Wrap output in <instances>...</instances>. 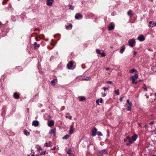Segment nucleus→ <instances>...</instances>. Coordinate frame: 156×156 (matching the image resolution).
I'll list each match as a JSON object with an SVG mask.
<instances>
[{"label": "nucleus", "mask_w": 156, "mask_h": 156, "mask_svg": "<svg viewBox=\"0 0 156 156\" xmlns=\"http://www.w3.org/2000/svg\"><path fill=\"white\" fill-rule=\"evenodd\" d=\"M126 139L129 140V142L130 144H132L133 141H134L129 136H127Z\"/></svg>", "instance_id": "nucleus-17"}, {"label": "nucleus", "mask_w": 156, "mask_h": 156, "mask_svg": "<svg viewBox=\"0 0 156 156\" xmlns=\"http://www.w3.org/2000/svg\"><path fill=\"white\" fill-rule=\"evenodd\" d=\"M106 94H105V93H104L103 94V95H102V96H103V97H105V96H106Z\"/></svg>", "instance_id": "nucleus-49"}, {"label": "nucleus", "mask_w": 156, "mask_h": 156, "mask_svg": "<svg viewBox=\"0 0 156 156\" xmlns=\"http://www.w3.org/2000/svg\"><path fill=\"white\" fill-rule=\"evenodd\" d=\"M97 134L98 136H102V134L101 132H97Z\"/></svg>", "instance_id": "nucleus-31"}, {"label": "nucleus", "mask_w": 156, "mask_h": 156, "mask_svg": "<svg viewBox=\"0 0 156 156\" xmlns=\"http://www.w3.org/2000/svg\"><path fill=\"white\" fill-rule=\"evenodd\" d=\"M34 45L36 48H38L40 47V44H37V43L36 42L34 43Z\"/></svg>", "instance_id": "nucleus-25"}, {"label": "nucleus", "mask_w": 156, "mask_h": 156, "mask_svg": "<svg viewBox=\"0 0 156 156\" xmlns=\"http://www.w3.org/2000/svg\"><path fill=\"white\" fill-rule=\"evenodd\" d=\"M134 72L136 73L137 71L136 69H133L129 71V73H133Z\"/></svg>", "instance_id": "nucleus-21"}, {"label": "nucleus", "mask_w": 156, "mask_h": 156, "mask_svg": "<svg viewBox=\"0 0 156 156\" xmlns=\"http://www.w3.org/2000/svg\"><path fill=\"white\" fill-rule=\"evenodd\" d=\"M138 39L141 41H142L145 40V38L143 35H140L138 38Z\"/></svg>", "instance_id": "nucleus-13"}, {"label": "nucleus", "mask_w": 156, "mask_h": 156, "mask_svg": "<svg viewBox=\"0 0 156 156\" xmlns=\"http://www.w3.org/2000/svg\"><path fill=\"white\" fill-rule=\"evenodd\" d=\"M91 79V78L90 77H86L85 78H83L82 79V80H90Z\"/></svg>", "instance_id": "nucleus-20"}, {"label": "nucleus", "mask_w": 156, "mask_h": 156, "mask_svg": "<svg viewBox=\"0 0 156 156\" xmlns=\"http://www.w3.org/2000/svg\"><path fill=\"white\" fill-rule=\"evenodd\" d=\"M32 125L34 126H38L39 125V122L37 120L33 121Z\"/></svg>", "instance_id": "nucleus-8"}, {"label": "nucleus", "mask_w": 156, "mask_h": 156, "mask_svg": "<svg viewBox=\"0 0 156 156\" xmlns=\"http://www.w3.org/2000/svg\"><path fill=\"white\" fill-rule=\"evenodd\" d=\"M147 126V125H144V127H146Z\"/></svg>", "instance_id": "nucleus-56"}, {"label": "nucleus", "mask_w": 156, "mask_h": 156, "mask_svg": "<svg viewBox=\"0 0 156 156\" xmlns=\"http://www.w3.org/2000/svg\"><path fill=\"white\" fill-rule=\"evenodd\" d=\"M85 98L84 97H81L80 98V101H82L83 100H85Z\"/></svg>", "instance_id": "nucleus-33"}, {"label": "nucleus", "mask_w": 156, "mask_h": 156, "mask_svg": "<svg viewBox=\"0 0 156 156\" xmlns=\"http://www.w3.org/2000/svg\"><path fill=\"white\" fill-rule=\"evenodd\" d=\"M73 124L70 126V130L69 131V133L70 134H73L74 132V130L73 129Z\"/></svg>", "instance_id": "nucleus-6"}, {"label": "nucleus", "mask_w": 156, "mask_h": 156, "mask_svg": "<svg viewBox=\"0 0 156 156\" xmlns=\"http://www.w3.org/2000/svg\"><path fill=\"white\" fill-rule=\"evenodd\" d=\"M148 27H151V24H150V25H148Z\"/></svg>", "instance_id": "nucleus-53"}, {"label": "nucleus", "mask_w": 156, "mask_h": 156, "mask_svg": "<svg viewBox=\"0 0 156 156\" xmlns=\"http://www.w3.org/2000/svg\"><path fill=\"white\" fill-rule=\"evenodd\" d=\"M115 26L112 23H111L109 26L108 27V29L109 30H111L114 29Z\"/></svg>", "instance_id": "nucleus-14"}, {"label": "nucleus", "mask_w": 156, "mask_h": 156, "mask_svg": "<svg viewBox=\"0 0 156 156\" xmlns=\"http://www.w3.org/2000/svg\"><path fill=\"white\" fill-rule=\"evenodd\" d=\"M127 139H124V142H126V141H127Z\"/></svg>", "instance_id": "nucleus-52"}, {"label": "nucleus", "mask_w": 156, "mask_h": 156, "mask_svg": "<svg viewBox=\"0 0 156 156\" xmlns=\"http://www.w3.org/2000/svg\"><path fill=\"white\" fill-rule=\"evenodd\" d=\"M99 102L101 103H102L103 99L102 98H100L99 99H98L96 100V103L98 105H99Z\"/></svg>", "instance_id": "nucleus-15"}, {"label": "nucleus", "mask_w": 156, "mask_h": 156, "mask_svg": "<svg viewBox=\"0 0 156 156\" xmlns=\"http://www.w3.org/2000/svg\"><path fill=\"white\" fill-rule=\"evenodd\" d=\"M103 89L105 91L106 90L108 89V88L106 87H103Z\"/></svg>", "instance_id": "nucleus-38"}, {"label": "nucleus", "mask_w": 156, "mask_h": 156, "mask_svg": "<svg viewBox=\"0 0 156 156\" xmlns=\"http://www.w3.org/2000/svg\"><path fill=\"white\" fill-rule=\"evenodd\" d=\"M54 121L52 120H51L48 123V126L51 127L52 126L54 125Z\"/></svg>", "instance_id": "nucleus-11"}, {"label": "nucleus", "mask_w": 156, "mask_h": 156, "mask_svg": "<svg viewBox=\"0 0 156 156\" xmlns=\"http://www.w3.org/2000/svg\"><path fill=\"white\" fill-rule=\"evenodd\" d=\"M19 68H20V69H21L22 70H23V69H22V68H21V67H20V66H17V67H16V69H19Z\"/></svg>", "instance_id": "nucleus-42"}, {"label": "nucleus", "mask_w": 156, "mask_h": 156, "mask_svg": "<svg viewBox=\"0 0 156 156\" xmlns=\"http://www.w3.org/2000/svg\"><path fill=\"white\" fill-rule=\"evenodd\" d=\"M110 69V68H106L105 69L106 70H108Z\"/></svg>", "instance_id": "nucleus-45"}, {"label": "nucleus", "mask_w": 156, "mask_h": 156, "mask_svg": "<svg viewBox=\"0 0 156 156\" xmlns=\"http://www.w3.org/2000/svg\"><path fill=\"white\" fill-rule=\"evenodd\" d=\"M107 82L109 84H112V82L110 81H108Z\"/></svg>", "instance_id": "nucleus-41"}, {"label": "nucleus", "mask_w": 156, "mask_h": 156, "mask_svg": "<svg viewBox=\"0 0 156 156\" xmlns=\"http://www.w3.org/2000/svg\"><path fill=\"white\" fill-rule=\"evenodd\" d=\"M66 150H67L66 151L68 154H70L72 153V151L71 148H69L68 150L66 148Z\"/></svg>", "instance_id": "nucleus-16"}, {"label": "nucleus", "mask_w": 156, "mask_h": 156, "mask_svg": "<svg viewBox=\"0 0 156 156\" xmlns=\"http://www.w3.org/2000/svg\"><path fill=\"white\" fill-rule=\"evenodd\" d=\"M68 117V116H66V117L67 118V117Z\"/></svg>", "instance_id": "nucleus-61"}, {"label": "nucleus", "mask_w": 156, "mask_h": 156, "mask_svg": "<svg viewBox=\"0 0 156 156\" xmlns=\"http://www.w3.org/2000/svg\"><path fill=\"white\" fill-rule=\"evenodd\" d=\"M56 128H54L51 130L49 132V133L51 134H54V135L55 136L56 133Z\"/></svg>", "instance_id": "nucleus-10"}, {"label": "nucleus", "mask_w": 156, "mask_h": 156, "mask_svg": "<svg viewBox=\"0 0 156 156\" xmlns=\"http://www.w3.org/2000/svg\"><path fill=\"white\" fill-rule=\"evenodd\" d=\"M13 96L16 99H18L20 98L19 95L16 92H15L13 94Z\"/></svg>", "instance_id": "nucleus-12"}, {"label": "nucleus", "mask_w": 156, "mask_h": 156, "mask_svg": "<svg viewBox=\"0 0 156 156\" xmlns=\"http://www.w3.org/2000/svg\"><path fill=\"white\" fill-rule=\"evenodd\" d=\"M48 143H49L50 144V143H51V142L50 141H49Z\"/></svg>", "instance_id": "nucleus-59"}, {"label": "nucleus", "mask_w": 156, "mask_h": 156, "mask_svg": "<svg viewBox=\"0 0 156 156\" xmlns=\"http://www.w3.org/2000/svg\"><path fill=\"white\" fill-rule=\"evenodd\" d=\"M38 150H42V148L40 146H39L37 147Z\"/></svg>", "instance_id": "nucleus-39"}, {"label": "nucleus", "mask_w": 156, "mask_h": 156, "mask_svg": "<svg viewBox=\"0 0 156 156\" xmlns=\"http://www.w3.org/2000/svg\"><path fill=\"white\" fill-rule=\"evenodd\" d=\"M119 90L118 89L117 90H115V93L117 95H119Z\"/></svg>", "instance_id": "nucleus-29"}, {"label": "nucleus", "mask_w": 156, "mask_h": 156, "mask_svg": "<svg viewBox=\"0 0 156 156\" xmlns=\"http://www.w3.org/2000/svg\"><path fill=\"white\" fill-rule=\"evenodd\" d=\"M128 15L130 17H131L132 15V11L131 10H129L127 12Z\"/></svg>", "instance_id": "nucleus-23"}, {"label": "nucleus", "mask_w": 156, "mask_h": 156, "mask_svg": "<svg viewBox=\"0 0 156 156\" xmlns=\"http://www.w3.org/2000/svg\"><path fill=\"white\" fill-rule=\"evenodd\" d=\"M126 102L128 104L129 106H127L128 111H130L131 109V107L132 105V104L131 101H130L129 99H127L126 101Z\"/></svg>", "instance_id": "nucleus-3"}, {"label": "nucleus", "mask_w": 156, "mask_h": 156, "mask_svg": "<svg viewBox=\"0 0 156 156\" xmlns=\"http://www.w3.org/2000/svg\"><path fill=\"white\" fill-rule=\"evenodd\" d=\"M100 55H101V56L102 57H105L106 55L105 53L104 52H101Z\"/></svg>", "instance_id": "nucleus-30"}, {"label": "nucleus", "mask_w": 156, "mask_h": 156, "mask_svg": "<svg viewBox=\"0 0 156 156\" xmlns=\"http://www.w3.org/2000/svg\"><path fill=\"white\" fill-rule=\"evenodd\" d=\"M137 135L136 134H134L132 137L131 138L134 141L136 140L137 138Z\"/></svg>", "instance_id": "nucleus-18"}, {"label": "nucleus", "mask_w": 156, "mask_h": 156, "mask_svg": "<svg viewBox=\"0 0 156 156\" xmlns=\"http://www.w3.org/2000/svg\"><path fill=\"white\" fill-rule=\"evenodd\" d=\"M68 118L70 119H72V117L71 116H69L68 117Z\"/></svg>", "instance_id": "nucleus-43"}, {"label": "nucleus", "mask_w": 156, "mask_h": 156, "mask_svg": "<svg viewBox=\"0 0 156 156\" xmlns=\"http://www.w3.org/2000/svg\"><path fill=\"white\" fill-rule=\"evenodd\" d=\"M37 38H38L37 37H35L37 41Z\"/></svg>", "instance_id": "nucleus-55"}, {"label": "nucleus", "mask_w": 156, "mask_h": 156, "mask_svg": "<svg viewBox=\"0 0 156 156\" xmlns=\"http://www.w3.org/2000/svg\"><path fill=\"white\" fill-rule=\"evenodd\" d=\"M125 49V47L124 46H122L120 52L121 53H122Z\"/></svg>", "instance_id": "nucleus-19"}, {"label": "nucleus", "mask_w": 156, "mask_h": 156, "mask_svg": "<svg viewBox=\"0 0 156 156\" xmlns=\"http://www.w3.org/2000/svg\"><path fill=\"white\" fill-rule=\"evenodd\" d=\"M56 80V79H54L52 80L51 81V83L53 85H55V81Z\"/></svg>", "instance_id": "nucleus-26"}, {"label": "nucleus", "mask_w": 156, "mask_h": 156, "mask_svg": "<svg viewBox=\"0 0 156 156\" xmlns=\"http://www.w3.org/2000/svg\"><path fill=\"white\" fill-rule=\"evenodd\" d=\"M105 152H106V149H103L101 151V152L102 153H106Z\"/></svg>", "instance_id": "nucleus-36"}, {"label": "nucleus", "mask_w": 156, "mask_h": 156, "mask_svg": "<svg viewBox=\"0 0 156 156\" xmlns=\"http://www.w3.org/2000/svg\"><path fill=\"white\" fill-rule=\"evenodd\" d=\"M145 96H146L147 98H149V96L148 95H147L146 94H145Z\"/></svg>", "instance_id": "nucleus-51"}, {"label": "nucleus", "mask_w": 156, "mask_h": 156, "mask_svg": "<svg viewBox=\"0 0 156 156\" xmlns=\"http://www.w3.org/2000/svg\"><path fill=\"white\" fill-rule=\"evenodd\" d=\"M128 43L130 46L132 47H133L134 46L135 44V40L134 39H133L129 40L128 41Z\"/></svg>", "instance_id": "nucleus-2"}, {"label": "nucleus", "mask_w": 156, "mask_h": 156, "mask_svg": "<svg viewBox=\"0 0 156 156\" xmlns=\"http://www.w3.org/2000/svg\"><path fill=\"white\" fill-rule=\"evenodd\" d=\"M56 148V147H53V149H55Z\"/></svg>", "instance_id": "nucleus-54"}, {"label": "nucleus", "mask_w": 156, "mask_h": 156, "mask_svg": "<svg viewBox=\"0 0 156 156\" xmlns=\"http://www.w3.org/2000/svg\"><path fill=\"white\" fill-rule=\"evenodd\" d=\"M152 25L153 27H155L156 26V22H154L152 24Z\"/></svg>", "instance_id": "nucleus-40"}, {"label": "nucleus", "mask_w": 156, "mask_h": 156, "mask_svg": "<svg viewBox=\"0 0 156 156\" xmlns=\"http://www.w3.org/2000/svg\"><path fill=\"white\" fill-rule=\"evenodd\" d=\"M92 133V136H95L97 134V129L95 128L94 127V129L92 130L91 131Z\"/></svg>", "instance_id": "nucleus-7"}, {"label": "nucleus", "mask_w": 156, "mask_h": 156, "mask_svg": "<svg viewBox=\"0 0 156 156\" xmlns=\"http://www.w3.org/2000/svg\"><path fill=\"white\" fill-rule=\"evenodd\" d=\"M23 132L24 134L26 136L29 135L30 134V133L28 132L27 130H24Z\"/></svg>", "instance_id": "nucleus-24"}, {"label": "nucleus", "mask_w": 156, "mask_h": 156, "mask_svg": "<svg viewBox=\"0 0 156 156\" xmlns=\"http://www.w3.org/2000/svg\"><path fill=\"white\" fill-rule=\"evenodd\" d=\"M46 152V151H44L43 152L41 153L40 154L41 155L45 154Z\"/></svg>", "instance_id": "nucleus-37"}, {"label": "nucleus", "mask_w": 156, "mask_h": 156, "mask_svg": "<svg viewBox=\"0 0 156 156\" xmlns=\"http://www.w3.org/2000/svg\"><path fill=\"white\" fill-rule=\"evenodd\" d=\"M82 17V15L79 13H76L75 16V18L76 19H80Z\"/></svg>", "instance_id": "nucleus-5"}, {"label": "nucleus", "mask_w": 156, "mask_h": 156, "mask_svg": "<svg viewBox=\"0 0 156 156\" xmlns=\"http://www.w3.org/2000/svg\"><path fill=\"white\" fill-rule=\"evenodd\" d=\"M44 145L47 147H50L51 146L50 144H49L48 143H46Z\"/></svg>", "instance_id": "nucleus-32"}, {"label": "nucleus", "mask_w": 156, "mask_h": 156, "mask_svg": "<svg viewBox=\"0 0 156 156\" xmlns=\"http://www.w3.org/2000/svg\"><path fill=\"white\" fill-rule=\"evenodd\" d=\"M151 156H156V155H152Z\"/></svg>", "instance_id": "nucleus-58"}, {"label": "nucleus", "mask_w": 156, "mask_h": 156, "mask_svg": "<svg viewBox=\"0 0 156 156\" xmlns=\"http://www.w3.org/2000/svg\"><path fill=\"white\" fill-rule=\"evenodd\" d=\"M96 51L97 54L100 55V54L101 53V52L100 51V50L99 49H96Z\"/></svg>", "instance_id": "nucleus-28"}, {"label": "nucleus", "mask_w": 156, "mask_h": 156, "mask_svg": "<svg viewBox=\"0 0 156 156\" xmlns=\"http://www.w3.org/2000/svg\"><path fill=\"white\" fill-rule=\"evenodd\" d=\"M130 143L129 142V143H126V145H127V146H128L129 145V144H130Z\"/></svg>", "instance_id": "nucleus-50"}, {"label": "nucleus", "mask_w": 156, "mask_h": 156, "mask_svg": "<svg viewBox=\"0 0 156 156\" xmlns=\"http://www.w3.org/2000/svg\"><path fill=\"white\" fill-rule=\"evenodd\" d=\"M72 25L71 24H69L68 26H66V28L67 30L69 29V28H70V29H71L72 28Z\"/></svg>", "instance_id": "nucleus-22"}, {"label": "nucleus", "mask_w": 156, "mask_h": 156, "mask_svg": "<svg viewBox=\"0 0 156 156\" xmlns=\"http://www.w3.org/2000/svg\"><path fill=\"white\" fill-rule=\"evenodd\" d=\"M69 9L71 10H73L74 9V8L73 7V6H72V5H69Z\"/></svg>", "instance_id": "nucleus-34"}, {"label": "nucleus", "mask_w": 156, "mask_h": 156, "mask_svg": "<svg viewBox=\"0 0 156 156\" xmlns=\"http://www.w3.org/2000/svg\"><path fill=\"white\" fill-rule=\"evenodd\" d=\"M69 136L68 135H66L62 137L63 139L67 140L69 137Z\"/></svg>", "instance_id": "nucleus-27"}, {"label": "nucleus", "mask_w": 156, "mask_h": 156, "mask_svg": "<svg viewBox=\"0 0 156 156\" xmlns=\"http://www.w3.org/2000/svg\"><path fill=\"white\" fill-rule=\"evenodd\" d=\"M153 123V121H151V122L149 123V125H151V124H152Z\"/></svg>", "instance_id": "nucleus-46"}, {"label": "nucleus", "mask_w": 156, "mask_h": 156, "mask_svg": "<svg viewBox=\"0 0 156 156\" xmlns=\"http://www.w3.org/2000/svg\"><path fill=\"white\" fill-rule=\"evenodd\" d=\"M153 23V22L152 21H150L149 22V23L150 24H151Z\"/></svg>", "instance_id": "nucleus-48"}, {"label": "nucleus", "mask_w": 156, "mask_h": 156, "mask_svg": "<svg viewBox=\"0 0 156 156\" xmlns=\"http://www.w3.org/2000/svg\"><path fill=\"white\" fill-rule=\"evenodd\" d=\"M155 96L156 97V93H154Z\"/></svg>", "instance_id": "nucleus-57"}, {"label": "nucleus", "mask_w": 156, "mask_h": 156, "mask_svg": "<svg viewBox=\"0 0 156 156\" xmlns=\"http://www.w3.org/2000/svg\"><path fill=\"white\" fill-rule=\"evenodd\" d=\"M119 100L121 101H122V98L121 97L119 99Z\"/></svg>", "instance_id": "nucleus-44"}, {"label": "nucleus", "mask_w": 156, "mask_h": 156, "mask_svg": "<svg viewBox=\"0 0 156 156\" xmlns=\"http://www.w3.org/2000/svg\"><path fill=\"white\" fill-rule=\"evenodd\" d=\"M138 77V76L137 74H136L134 76H131L130 77V79L132 80V83L136 84L137 82L135 81L137 79Z\"/></svg>", "instance_id": "nucleus-1"}, {"label": "nucleus", "mask_w": 156, "mask_h": 156, "mask_svg": "<svg viewBox=\"0 0 156 156\" xmlns=\"http://www.w3.org/2000/svg\"><path fill=\"white\" fill-rule=\"evenodd\" d=\"M155 67H156V65L155 66V67H154V68H155Z\"/></svg>", "instance_id": "nucleus-60"}, {"label": "nucleus", "mask_w": 156, "mask_h": 156, "mask_svg": "<svg viewBox=\"0 0 156 156\" xmlns=\"http://www.w3.org/2000/svg\"><path fill=\"white\" fill-rule=\"evenodd\" d=\"M133 53H134V55H135L137 53V52L135 51Z\"/></svg>", "instance_id": "nucleus-47"}, {"label": "nucleus", "mask_w": 156, "mask_h": 156, "mask_svg": "<svg viewBox=\"0 0 156 156\" xmlns=\"http://www.w3.org/2000/svg\"><path fill=\"white\" fill-rule=\"evenodd\" d=\"M144 86L145 87V86H146V85H145V84H144ZM143 89H144V90H146V91H147V88H146V87H143Z\"/></svg>", "instance_id": "nucleus-35"}, {"label": "nucleus", "mask_w": 156, "mask_h": 156, "mask_svg": "<svg viewBox=\"0 0 156 156\" xmlns=\"http://www.w3.org/2000/svg\"><path fill=\"white\" fill-rule=\"evenodd\" d=\"M73 66V61H70L67 65V67L68 69H71Z\"/></svg>", "instance_id": "nucleus-4"}, {"label": "nucleus", "mask_w": 156, "mask_h": 156, "mask_svg": "<svg viewBox=\"0 0 156 156\" xmlns=\"http://www.w3.org/2000/svg\"><path fill=\"white\" fill-rule=\"evenodd\" d=\"M53 0H47L46 1L47 5L48 6H51L52 4Z\"/></svg>", "instance_id": "nucleus-9"}]
</instances>
